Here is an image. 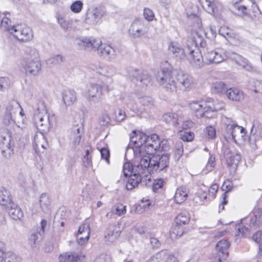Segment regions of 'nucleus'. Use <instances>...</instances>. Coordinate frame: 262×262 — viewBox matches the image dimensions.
I'll return each instance as SVG.
<instances>
[{
  "mask_svg": "<svg viewBox=\"0 0 262 262\" xmlns=\"http://www.w3.org/2000/svg\"><path fill=\"white\" fill-rule=\"evenodd\" d=\"M174 73L168 68H163L159 73L157 79L160 84L163 85L167 91L177 92V89L186 90L190 89L194 83L193 78L187 73L182 71Z\"/></svg>",
  "mask_w": 262,
  "mask_h": 262,
  "instance_id": "f257e3e1",
  "label": "nucleus"
},
{
  "mask_svg": "<svg viewBox=\"0 0 262 262\" xmlns=\"http://www.w3.org/2000/svg\"><path fill=\"white\" fill-rule=\"evenodd\" d=\"M168 50L177 60H188L195 68H200L203 66L201 51L195 43L191 42V46L188 44L185 48H183L178 42L171 41L168 45Z\"/></svg>",
  "mask_w": 262,
  "mask_h": 262,
  "instance_id": "f03ea898",
  "label": "nucleus"
},
{
  "mask_svg": "<svg viewBox=\"0 0 262 262\" xmlns=\"http://www.w3.org/2000/svg\"><path fill=\"white\" fill-rule=\"evenodd\" d=\"M79 45L89 51H97L98 54L103 58L112 60L115 58V50L110 45L102 43L99 39L92 37H82L79 40Z\"/></svg>",
  "mask_w": 262,
  "mask_h": 262,
  "instance_id": "7ed1b4c3",
  "label": "nucleus"
},
{
  "mask_svg": "<svg viewBox=\"0 0 262 262\" xmlns=\"http://www.w3.org/2000/svg\"><path fill=\"white\" fill-rule=\"evenodd\" d=\"M112 82L111 78L103 76L100 83L90 84L87 91L88 99L95 103L100 102L104 92H108L113 89Z\"/></svg>",
  "mask_w": 262,
  "mask_h": 262,
  "instance_id": "20e7f679",
  "label": "nucleus"
},
{
  "mask_svg": "<svg viewBox=\"0 0 262 262\" xmlns=\"http://www.w3.org/2000/svg\"><path fill=\"white\" fill-rule=\"evenodd\" d=\"M25 52L28 57L25 59L23 66L26 73L33 76L38 75L41 69L38 52L35 49L28 47L26 49Z\"/></svg>",
  "mask_w": 262,
  "mask_h": 262,
  "instance_id": "39448f33",
  "label": "nucleus"
},
{
  "mask_svg": "<svg viewBox=\"0 0 262 262\" xmlns=\"http://www.w3.org/2000/svg\"><path fill=\"white\" fill-rule=\"evenodd\" d=\"M36 109L34 120L37 128L40 132L46 133L49 130L50 123L45 103L41 101H39Z\"/></svg>",
  "mask_w": 262,
  "mask_h": 262,
  "instance_id": "423d86ee",
  "label": "nucleus"
},
{
  "mask_svg": "<svg viewBox=\"0 0 262 262\" xmlns=\"http://www.w3.org/2000/svg\"><path fill=\"white\" fill-rule=\"evenodd\" d=\"M134 161L135 162V170H138L139 175L141 176L147 170L151 173L150 167L151 164V158L144 150L140 148L134 149Z\"/></svg>",
  "mask_w": 262,
  "mask_h": 262,
  "instance_id": "0eeeda50",
  "label": "nucleus"
},
{
  "mask_svg": "<svg viewBox=\"0 0 262 262\" xmlns=\"http://www.w3.org/2000/svg\"><path fill=\"white\" fill-rule=\"evenodd\" d=\"M135 162L132 165L129 162H126L123 167V172L125 177L129 176V179L126 184V188L127 190H132L137 187L140 184L143 185L144 181L142 180L141 176L139 175L138 170H135Z\"/></svg>",
  "mask_w": 262,
  "mask_h": 262,
  "instance_id": "6e6552de",
  "label": "nucleus"
},
{
  "mask_svg": "<svg viewBox=\"0 0 262 262\" xmlns=\"http://www.w3.org/2000/svg\"><path fill=\"white\" fill-rule=\"evenodd\" d=\"M167 141L163 140L160 141L159 137L153 134L149 136H147V139L144 148L147 154H154L156 151L161 150H166L165 145Z\"/></svg>",
  "mask_w": 262,
  "mask_h": 262,
  "instance_id": "1a4fd4ad",
  "label": "nucleus"
},
{
  "mask_svg": "<svg viewBox=\"0 0 262 262\" xmlns=\"http://www.w3.org/2000/svg\"><path fill=\"white\" fill-rule=\"evenodd\" d=\"M169 157L167 154L162 156L156 155L151 157L150 171L151 173L161 171L166 169L169 165Z\"/></svg>",
  "mask_w": 262,
  "mask_h": 262,
  "instance_id": "9d476101",
  "label": "nucleus"
},
{
  "mask_svg": "<svg viewBox=\"0 0 262 262\" xmlns=\"http://www.w3.org/2000/svg\"><path fill=\"white\" fill-rule=\"evenodd\" d=\"M106 10L103 7H91L88 10L85 21L88 24L96 25L104 16Z\"/></svg>",
  "mask_w": 262,
  "mask_h": 262,
  "instance_id": "9b49d317",
  "label": "nucleus"
},
{
  "mask_svg": "<svg viewBox=\"0 0 262 262\" xmlns=\"http://www.w3.org/2000/svg\"><path fill=\"white\" fill-rule=\"evenodd\" d=\"M226 59L233 61L237 66L248 72H252L254 68L251 63L242 55L231 51L226 52Z\"/></svg>",
  "mask_w": 262,
  "mask_h": 262,
  "instance_id": "f8f14e48",
  "label": "nucleus"
},
{
  "mask_svg": "<svg viewBox=\"0 0 262 262\" xmlns=\"http://www.w3.org/2000/svg\"><path fill=\"white\" fill-rule=\"evenodd\" d=\"M12 34L16 39L21 41H30L33 37V33L30 28L27 26H23L21 25H16Z\"/></svg>",
  "mask_w": 262,
  "mask_h": 262,
  "instance_id": "ddd939ff",
  "label": "nucleus"
},
{
  "mask_svg": "<svg viewBox=\"0 0 262 262\" xmlns=\"http://www.w3.org/2000/svg\"><path fill=\"white\" fill-rule=\"evenodd\" d=\"M202 50L204 53L203 63L205 62L207 64L219 63L226 59V52L222 54L215 51L210 50L205 52L204 48ZM201 51L202 52V51Z\"/></svg>",
  "mask_w": 262,
  "mask_h": 262,
  "instance_id": "4468645a",
  "label": "nucleus"
},
{
  "mask_svg": "<svg viewBox=\"0 0 262 262\" xmlns=\"http://www.w3.org/2000/svg\"><path fill=\"white\" fill-rule=\"evenodd\" d=\"M207 106L208 102L202 100L192 101L189 104L190 109L197 112L196 116L198 117H211L208 114Z\"/></svg>",
  "mask_w": 262,
  "mask_h": 262,
  "instance_id": "2eb2a0df",
  "label": "nucleus"
},
{
  "mask_svg": "<svg viewBox=\"0 0 262 262\" xmlns=\"http://www.w3.org/2000/svg\"><path fill=\"white\" fill-rule=\"evenodd\" d=\"M130 77L133 82L141 86H147L150 82L148 74L138 70L133 71L130 75Z\"/></svg>",
  "mask_w": 262,
  "mask_h": 262,
  "instance_id": "dca6fc26",
  "label": "nucleus"
},
{
  "mask_svg": "<svg viewBox=\"0 0 262 262\" xmlns=\"http://www.w3.org/2000/svg\"><path fill=\"white\" fill-rule=\"evenodd\" d=\"M129 34L134 38H138L146 34V28L140 19L135 20L128 30Z\"/></svg>",
  "mask_w": 262,
  "mask_h": 262,
  "instance_id": "f3484780",
  "label": "nucleus"
},
{
  "mask_svg": "<svg viewBox=\"0 0 262 262\" xmlns=\"http://www.w3.org/2000/svg\"><path fill=\"white\" fill-rule=\"evenodd\" d=\"M147 139V135L142 132L133 131L130 136V142L133 143L134 147L133 150L135 148H140L143 150V146L145 144Z\"/></svg>",
  "mask_w": 262,
  "mask_h": 262,
  "instance_id": "a211bd4d",
  "label": "nucleus"
},
{
  "mask_svg": "<svg viewBox=\"0 0 262 262\" xmlns=\"http://www.w3.org/2000/svg\"><path fill=\"white\" fill-rule=\"evenodd\" d=\"M262 139V125L254 124L251 129L249 141L253 149L257 148L256 142Z\"/></svg>",
  "mask_w": 262,
  "mask_h": 262,
  "instance_id": "6ab92c4d",
  "label": "nucleus"
},
{
  "mask_svg": "<svg viewBox=\"0 0 262 262\" xmlns=\"http://www.w3.org/2000/svg\"><path fill=\"white\" fill-rule=\"evenodd\" d=\"M10 216L14 220H18L23 217L24 213L21 208L14 202L5 208Z\"/></svg>",
  "mask_w": 262,
  "mask_h": 262,
  "instance_id": "aec40b11",
  "label": "nucleus"
},
{
  "mask_svg": "<svg viewBox=\"0 0 262 262\" xmlns=\"http://www.w3.org/2000/svg\"><path fill=\"white\" fill-rule=\"evenodd\" d=\"M230 246V243L226 239H222L216 244L215 248L220 253L222 254V257L219 255V261L222 262V259L225 260L227 256V250Z\"/></svg>",
  "mask_w": 262,
  "mask_h": 262,
  "instance_id": "412c9836",
  "label": "nucleus"
},
{
  "mask_svg": "<svg viewBox=\"0 0 262 262\" xmlns=\"http://www.w3.org/2000/svg\"><path fill=\"white\" fill-rule=\"evenodd\" d=\"M234 8L237 10L239 13L243 15H249L251 18L254 19L259 14V10L258 7L255 5L253 11V14L250 12V11H248L247 7L244 5H241L239 3H236L233 5Z\"/></svg>",
  "mask_w": 262,
  "mask_h": 262,
  "instance_id": "4be33fe9",
  "label": "nucleus"
},
{
  "mask_svg": "<svg viewBox=\"0 0 262 262\" xmlns=\"http://www.w3.org/2000/svg\"><path fill=\"white\" fill-rule=\"evenodd\" d=\"M225 95L229 100L235 101H240L244 98L243 92L236 88H228Z\"/></svg>",
  "mask_w": 262,
  "mask_h": 262,
  "instance_id": "5701e85b",
  "label": "nucleus"
},
{
  "mask_svg": "<svg viewBox=\"0 0 262 262\" xmlns=\"http://www.w3.org/2000/svg\"><path fill=\"white\" fill-rule=\"evenodd\" d=\"M62 95L63 101L67 106L72 105L77 99L76 92L72 90L64 91Z\"/></svg>",
  "mask_w": 262,
  "mask_h": 262,
  "instance_id": "b1692460",
  "label": "nucleus"
},
{
  "mask_svg": "<svg viewBox=\"0 0 262 262\" xmlns=\"http://www.w3.org/2000/svg\"><path fill=\"white\" fill-rule=\"evenodd\" d=\"M81 135L82 130L80 126L78 125L71 128L70 138L71 140H73V145L75 147L79 144Z\"/></svg>",
  "mask_w": 262,
  "mask_h": 262,
  "instance_id": "393cba45",
  "label": "nucleus"
},
{
  "mask_svg": "<svg viewBox=\"0 0 262 262\" xmlns=\"http://www.w3.org/2000/svg\"><path fill=\"white\" fill-rule=\"evenodd\" d=\"M13 202L10 192L5 188L2 189L0 190V204L5 208Z\"/></svg>",
  "mask_w": 262,
  "mask_h": 262,
  "instance_id": "a878e982",
  "label": "nucleus"
},
{
  "mask_svg": "<svg viewBox=\"0 0 262 262\" xmlns=\"http://www.w3.org/2000/svg\"><path fill=\"white\" fill-rule=\"evenodd\" d=\"M81 255L75 252H67L60 254L58 257L59 262H78L80 260Z\"/></svg>",
  "mask_w": 262,
  "mask_h": 262,
  "instance_id": "bb28decb",
  "label": "nucleus"
},
{
  "mask_svg": "<svg viewBox=\"0 0 262 262\" xmlns=\"http://www.w3.org/2000/svg\"><path fill=\"white\" fill-rule=\"evenodd\" d=\"M203 8L208 13L213 14L217 11V1L214 0H200Z\"/></svg>",
  "mask_w": 262,
  "mask_h": 262,
  "instance_id": "cd10ccee",
  "label": "nucleus"
},
{
  "mask_svg": "<svg viewBox=\"0 0 262 262\" xmlns=\"http://www.w3.org/2000/svg\"><path fill=\"white\" fill-rule=\"evenodd\" d=\"M34 146L35 148L39 149L40 147L43 149H46L48 146V143L43 133L39 132L37 133L34 139Z\"/></svg>",
  "mask_w": 262,
  "mask_h": 262,
  "instance_id": "c85d7f7f",
  "label": "nucleus"
},
{
  "mask_svg": "<svg viewBox=\"0 0 262 262\" xmlns=\"http://www.w3.org/2000/svg\"><path fill=\"white\" fill-rule=\"evenodd\" d=\"M14 144L9 132L7 129L0 130V146Z\"/></svg>",
  "mask_w": 262,
  "mask_h": 262,
  "instance_id": "c756f323",
  "label": "nucleus"
},
{
  "mask_svg": "<svg viewBox=\"0 0 262 262\" xmlns=\"http://www.w3.org/2000/svg\"><path fill=\"white\" fill-rule=\"evenodd\" d=\"M120 231L115 225H110L107 231V234L105 236L110 242H113L120 236Z\"/></svg>",
  "mask_w": 262,
  "mask_h": 262,
  "instance_id": "7c9ffc66",
  "label": "nucleus"
},
{
  "mask_svg": "<svg viewBox=\"0 0 262 262\" xmlns=\"http://www.w3.org/2000/svg\"><path fill=\"white\" fill-rule=\"evenodd\" d=\"M162 119L166 123H171L177 126L181 121L179 116L174 113H166L163 115Z\"/></svg>",
  "mask_w": 262,
  "mask_h": 262,
  "instance_id": "2f4dec72",
  "label": "nucleus"
},
{
  "mask_svg": "<svg viewBox=\"0 0 262 262\" xmlns=\"http://www.w3.org/2000/svg\"><path fill=\"white\" fill-rule=\"evenodd\" d=\"M42 239V234L40 231L32 232L28 236V244L32 249L36 248Z\"/></svg>",
  "mask_w": 262,
  "mask_h": 262,
  "instance_id": "473e14b6",
  "label": "nucleus"
},
{
  "mask_svg": "<svg viewBox=\"0 0 262 262\" xmlns=\"http://www.w3.org/2000/svg\"><path fill=\"white\" fill-rule=\"evenodd\" d=\"M184 233L183 226L175 223L170 228L169 231L170 236L171 239H174L182 236Z\"/></svg>",
  "mask_w": 262,
  "mask_h": 262,
  "instance_id": "72a5a7b5",
  "label": "nucleus"
},
{
  "mask_svg": "<svg viewBox=\"0 0 262 262\" xmlns=\"http://www.w3.org/2000/svg\"><path fill=\"white\" fill-rule=\"evenodd\" d=\"M228 88L225 83L222 81H216L212 83L211 89L214 93L219 94H226Z\"/></svg>",
  "mask_w": 262,
  "mask_h": 262,
  "instance_id": "f704fd0d",
  "label": "nucleus"
},
{
  "mask_svg": "<svg viewBox=\"0 0 262 262\" xmlns=\"http://www.w3.org/2000/svg\"><path fill=\"white\" fill-rule=\"evenodd\" d=\"M188 194L185 188H178L174 194V201L177 204H181L186 200Z\"/></svg>",
  "mask_w": 262,
  "mask_h": 262,
  "instance_id": "c9c22d12",
  "label": "nucleus"
},
{
  "mask_svg": "<svg viewBox=\"0 0 262 262\" xmlns=\"http://www.w3.org/2000/svg\"><path fill=\"white\" fill-rule=\"evenodd\" d=\"M14 144L0 146L1 154L6 159H10L14 155Z\"/></svg>",
  "mask_w": 262,
  "mask_h": 262,
  "instance_id": "e433bc0d",
  "label": "nucleus"
},
{
  "mask_svg": "<svg viewBox=\"0 0 262 262\" xmlns=\"http://www.w3.org/2000/svg\"><path fill=\"white\" fill-rule=\"evenodd\" d=\"M19 108H21L19 103L15 100H11L6 106V112L15 115L18 112Z\"/></svg>",
  "mask_w": 262,
  "mask_h": 262,
  "instance_id": "4c0bfd02",
  "label": "nucleus"
},
{
  "mask_svg": "<svg viewBox=\"0 0 262 262\" xmlns=\"http://www.w3.org/2000/svg\"><path fill=\"white\" fill-rule=\"evenodd\" d=\"M250 224L253 226H259L262 224V209H257L254 212V216L251 217Z\"/></svg>",
  "mask_w": 262,
  "mask_h": 262,
  "instance_id": "58836bf2",
  "label": "nucleus"
},
{
  "mask_svg": "<svg viewBox=\"0 0 262 262\" xmlns=\"http://www.w3.org/2000/svg\"><path fill=\"white\" fill-rule=\"evenodd\" d=\"M40 205L41 209L44 212L49 210L51 201L49 196L46 193H42L40 196Z\"/></svg>",
  "mask_w": 262,
  "mask_h": 262,
  "instance_id": "ea45409f",
  "label": "nucleus"
},
{
  "mask_svg": "<svg viewBox=\"0 0 262 262\" xmlns=\"http://www.w3.org/2000/svg\"><path fill=\"white\" fill-rule=\"evenodd\" d=\"M189 220L190 218L188 213L182 212L177 215L175 218L174 222L176 224L184 226L189 223Z\"/></svg>",
  "mask_w": 262,
  "mask_h": 262,
  "instance_id": "a19ab883",
  "label": "nucleus"
},
{
  "mask_svg": "<svg viewBox=\"0 0 262 262\" xmlns=\"http://www.w3.org/2000/svg\"><path fill=\"white\" fill-rule=\"evenodd\" d=\"M224 103L222 101L216 100L214 103L208 102L207 111L208 113L210 112L218 111L224 107Z\"/></svg>",
  "mask_w": 262,
  "mask_h": 262,
  "instance_id": "79ce46f5",
  "label": "nucleus"
},
{
  "mask_svg": "<svg viewBox=\"0 0 262 262\" xmlns=\"http://www.w3.org/2000/svg\"><path fill=\"white\" fill-rule=\"evenodd\" d=\"M160 253L162 256V262H179L177 257L173 254L164 250L160 251Z\"/></svg>",
  "mask_w": 262,
  "mask_h": 262,
  "instance_id": "37998d69",
  "label": "nucleus"
},
{
  "mask_svg": "<svg viewBox=\"0 0 262 262\" xmlns=\"http://www.w3.org/2000/svg\"><path fill=\"white\" fill-rule=\"evenodd\" d=\"M10 23L11 20L9 18L4 17L1 21L0 27L10 33L12 34L16 26H12Z\"/></svg>",
  "mask_w": 262,
  "mask_h": 262,
  "instance_id": "c03bdc74",
  "label": "nucleus"
},
{
  "mask_svg": "<svg viewBox=\"0 0 262 262\" xmlns=\"http://www.w3.org/2000/svg\"><path fill=\"white\" fill-rule=\"evenodd\" d=\"M215 166V159L213 156H210L207 163L205 167L202 170V172L204 174H207L209 172L212 171Z\"/></svg>",
  "mask_w": 262,
  "mask_h": 262,
  "instance_id": "a18cd8bd",
  "label": "nucleus"
},
{
  "mask_svg": "<svg viewBox=\"0 0 262 262\" xmlns=\"http://www.w3.org/2000/svg\"><path fill=\"white\" fill-rule=\"evenodd\" d=\"M240 129L243 130V127L237 125L236 124L231 128V130H228L226 132L227 135L231 136L232 139L236 142V137L239 136Z\"/></svg>",
  "mask_w": 262,
  "mask_h": 262,
  "instance_id": "49530a36",
  "label": "nucleus"
},
{
  "mask_svg": "<svg viewBox=\"0 0 262 262\" xmlns=\"http://www.w3.org/2000/svg\"><path fill=\"white\" fill-rule=\"evenodd\" d=\"M241 159V156L239 154H232L227 156V163L230 166H237Z\"/></svg>",
  "mask_w": 262,
  "mask_h": 262,
  "instance_id": "de8ad7c7",
  "label": "nucleus"
},
{
  "mask_svg": "<svg viewBox=\"0 0 262 262\" xmlns=\"http://www.w3.org/2000/svg\"><path fill=\"white\" fill-rule=\"evenodd\" d=\"M140 102L146 108H150L154 106V100L150 96H143L140 98Z\"/></svg>",
  "mask_w": 262,
  "mask_h": 262,
  "instance_id": "09e8293b",
  "label": "nucleus"
},
{
  "mask_svg": "<svg viewBox=\"0 0 262 262\" xmlns=\"http://www.w3.org/2000/svg\"><path fill=\"white\" fill-rule=\"evenodd\" d=\"M113 211L114 212L115 215L121 216L122 214L126 213V206L122 204L115 205L111 208Z\"/></svg>",
  "mask_w": 262,
  "mask_h": 262,
  "instance_id": "8fccbe9b",
  "label": "nucleus"
},
{
  "mask_svg": "<svg viewBox=\"0 0 262 262\" xmlns=\"http://www.w3.org/2000/svg\"><path fill=\"white\" fill-rule=\"evenodd\" d=\"M15 115L11 114L8 112H6V114L3 118V123L6 125H9L13 124L16 123Z\"/></svg>",
  "mask_w": 262,
  "mask_h": 262,
  "instance_id": "3c124183",
  "label": "nucleus"
},
{
  "mask_svg": "<svg viewBox=\"0 0 262 262\" xmlns=\"http://www.w3.org/2000/svg\"><path fill=\"white\" fill-rule=\"evenodd\" d=\"M83 7V3L81 1H76L71 5L70 8L72 12L75 13H79Z\"/></svg>",
  "mask_w": 262,
  "mask_h": 262,
  "instance_id": "603ef678",
  "label": "nucleus"
},
{
  "mask_svg": "<svg viewBox=\"0 0 262 262\" xmlns=\"http://www.w3.org/2000/svg\"><path fill=\"white\" fill-rule=\"evenodd\" d=\"M57 20L60 27L66 31L68 30L71 26V22L66 20L63 17L58 16Z\"/></svg>",
  "mask_w": 262,
  "mask_h": 262,
  "instance_id": "864d4df0",
  "label": "nucleus"
},
{
  "mask_svg": "<svg viewBox=\"0 0 262 262\" xmlns=\"http://www.w3.org/2000/svg\"><path fill=\"white\" fill-rule=\"evenodd\" d=\"M183 154V145L181 141H178L176 144V149L174 155L176 157L179 159Z\"/></svg>",
  "mask_w": 262,
  "mask_h": 262,
  "instance_id": "5fc2aeb1",
  "label": "nucleus"
},
{
  "mask_svg": "<svg viewBox=\"0 0 262 262\" xmlns=\"http://www.w3.org/2000/svg\"><path fill=\"white\" fill-rule=\"evenodd\" d=\"M82 162L83 166L85 167H88L92 165V157L90 155L89 149L86 150L85 155L83 156Z\"/></svg>",
  "mask_w": 262,
  "mask_h": 262,
  "instance_id": "6e6d98bb",
  "label": "nucleus"
},
{
  "mask_svg": "<svg viewBox=\"0 0 262 262\" xmlns=\"http://www.w3.org/2000/svg\"><path fill=\"white\" fill-rule=\"evenodd\" d=\"M10 86V81L8 78L1 77L0 78V90L5 91L8 90Z\"/></svg>",
  "mask_w": 262,
  "mask_h": 262,
  "instance_id": "4d7b16f0",
  "label": "nucleus"
},
{
  "mask_svg": "<svg viewBox=\"0 0 262 262\" xmlns=\"http://www.w3.org/2000/svg\"><path fill=\"white\" fill-rule=\"evenodd\" d=\"M90 238V234H82L78 233L77 234V241L79 245H83L87 243Z\"/></svg>",
  "mask_w": 262,
  "mask_h": 262,
  "instance_id": "13d9d810",
  "label": "nucleus"
},
{
  "mask_svg": "<svg viewBox=\"0 0 262 262\" xmlns=\"http://www.w3.org/2000/svg\"><path fill=\"white\" fill-rule=\"evenodd\" d=\"M90 225L88 223H83L79 227L78 233L82 234H90Z\"/></svg>",
  "mask_w": 262,
  "mask_h": 262,
  "instance_id": "bf43d9fd",
  "label": "nucleus"
},
{
  "mask_svg": "<svg viewBox=\"0 0 262 262\" xmlns=\"http://www.w3.org/2000/svg\"><path fill=\"white\" fill-rule=\"evenodd\" d=\"M16 259V255L12 252H5L4 260L5 262H15Z\"/></svg>",
  "mask_w": 262,
  "mask_h": 262,
  "instance_id": "052dcab7",
  "label": "nucleus"
},
{
  "mask_svg": "<svg viewBox=\"0 0 262 262\" xmlns=\"http://www.w3.org/2000/svg\"><path fill=\"white\" fill-rule=\"evenodd\" d=\"M223 121L226 126V132L231 130V128L236 124L231 119L227 117H224L223 119Z\"/></svg>",
  "mask_w": 262,
  "mask_h": 262,
  "instance_id": "680f3d73",
  "label": "nucleus"
},
{
  "mask_svg": "<svg viewBox=\"0 0 262 262\" xmlns=\"http://www.w3.org/2000/svg\"><path fill=\"white\" fill-rule=\"evenodd\" d=\"M194 138V134L190 132H184L181 134V139L184 141H191Z\"/></svg>",
  "mask_w": 262,
  "mask_h": 262,
  "instance_id": "e2e57ef3",
  "label": "nucleus"
},
{
  "mask_svg": "<svg viewBox=\"0 0 262 262\" xmlns=\"http://www.w3.org/2000/svg\"><path fill=\"white\" fill-rule=\"evenodd\" d=\"M101 158L104 159L107 163H110V150L107 148L103 147L100 150Z\"/></svg>",
  "mask_w": 262,
  "mask_h": 262,
  "instance_id": "0e129e2a",
  "label": "nucleus"
},
{
  "mask_svg": "<svg viewBox=\"0 0 262 262\" xmlns=\"http://www.w3.org/2000/svg\"><path fill=\"white\" fill-rule=\"evenodd\" d=\"M164 183L163 179H157L155 181L152 185V190L154 192H157L159 189L161 188Z\"/></svg>",
  "mask_w": 262,
  "mask_h": 262,
  "instance_id": "69168bd1",
  "label": "nucleus"
},
{
  "mask_svg": "<svg viewBox=\"0 0 262 262\" xmlns=\"http://www.w3.org/2000/svg\"><path fill=\"white\" fill-rule=\"evenodd\" d=\"M205 132L207 134L208 137L210 139H214L216 137V131L212 126H207L205 129Z\"/></svg>",
  "mask_w": 262,
  "mask_h": 262,
  "instance_id": "338daca9",
  "label": "nucleus"
},
{
  "mask_svg": "<svg viewBox=\"0 0 262 262\" xmlns=\"http://www.w3.org/2000/svg\"><path fill=\"white\" fill-rule=\"evenodd\" d=\"M252 239L259 245L262 244V230L255 233L252 236Z\"/></svg>",
  "mask_w": 262,
  "mask_h": 262,
  "instance_id": "774afa93",
  "label": "nucleus"
}]
</instances>
